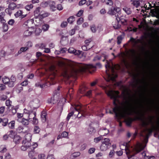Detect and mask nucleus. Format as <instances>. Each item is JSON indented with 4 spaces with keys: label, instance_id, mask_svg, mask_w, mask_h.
<instances>
[{
    "label": "nucleus",
    "instance_id": "f257e3e1",
    "mask_svg": "<svg viewBox=\"0 0 159 159\" xmlns=\"http://www.w3.org/2000/svg\"><path fill=\"white\" fill-rule=\"evenodd\" d=\"M71 70L70 74L71 76H75L77 75L78 70L75 68L76 67L88 70L90 73L94 71L96 69V66L91 64L82 65L80 63L73 62L71 63Z\"/></svg>",
    "mask_w": 159,
    "mask_h": 159
},
{
    "label": "nucleus",
    "instance_id": "f03ea898",
    "mask_svg": "<svg viewBox=\"0 0 159 159\" xmlns=\"http://www.w3.org/2000/svg\"><path fill=\"white\" fill-rule=\"evenodd\" d=\"M105 66L106 68V74L107 78L106 80L107 81H114L117 77L115 72V66L113 64L111 60L108 61L107 60Z\"/></svg>",
    "mask_w": 159,
    "mask_h": 159
},
{
    "label": "nucleus",
    "instance_id": "7ed1b4c3",
    "mask_svg": "<svg viewBox=\"0 0 159 159\" xmlns=\"http://www.w3.org/2000/svg\"><path fill=\"white\" fill-rule=\"evenodd\" d=\"M148 135H147L144 138V141L145 143L141 146L139 148L135 147L134 148H132V150L126 154L128 159H135L134 158V156L140 152L145 148L148 141Z\"/></svg>",
    "mask_w": 159,
    "mask_h": 159
},
{
    "label": "nucleus",
    "instance_id": "20e7f679",
    "mask_svg": "<svg viewBox=\"0 0 159 159\" xmlns=\"http://www.w3.org/2000/svg\"><path fill=\"white\" fill-rule=\"evenodd\" d=\"M107 94L108 96L110 97L111 99H113V103L115 107L113 108V111L114 113L117 115L119 111V107L116 102H119L117 99V98L119 97L118 92H116V94H115L112 91H108Z\"/></svg>",
    "mask_w": 159,
    "mask_h": 159
},
{
    "label": "nucleus",
    "instance_id": "39448f33",
    "mask_svg": "<svg viewBox=\"0 0 159 159\" xmlns=\"http://www.w3.org/2000/svg\"><path fill=\"white\" fill-rule=\"evenodd\" d=\"M24 115H27L26 116L29 120L33 118L34 123L35 124H38V120L35 118L36 112L34 111L33 109H30V108L28 107L24 109Z\"/></svg>",
    "mask_w": 159,
    "mask_h": 159
},
{
    "label": "nucleus",
    "instance_id": "423d86ee",
    "mask_svg": "<svg viewBox=\"0 0 159 159\" xmlns=\"http://www.w3.org/2000/svg\"><path fill=\"white\" fill-rule=\"evenodd\" d=\"M129 142L130 141L127 143H124L120 146V147L122 146L125 147V150L126 154H127L129 152H130L131 150H132V148H134L135 147H136V148H139L142 145L145 143L144 139L142 143L138 142L136 144L134 145L133 146H131L129 145Z\"/></svg>",
    "mask_w": 159,
    "mask_h": 159
},
{
    "label": "nucleus",
    "instance_id": "0eeeda50",
    "mask_svg": "<svg viewBox=\"0 0 159 159\" xmlns=\"http://www.w3.org/2000/svg\"><path fill=\"white\" fill-rule=\"evenodd\" d=\"M22 145L20 149L21 150L25 151L28 150H34V149L37 146V144L36 143H34V144L31 145L30 142L23 141L22 143Z\"/></svg>",
    "mask_w": 159,
    "mask_h": 159
},
{
    "label": "nucleus",
    "instance_id": "6e6552de",
    "mask_svg": "<svg viewBox=\"0 0 159 159\" xmlns=\"http://www.w3.org/2000/svg\"><path fill=\"white\" fill-rule=\"evenodd\" d=\"M81 106L79 105H76L75 107H71L70 110L73 112V114L75 116H77L80 118L83 115V112L81 109Z\"/></svg>",
    "mask_w": 159,
    "mask_h": 159
},
{
    "label": "nucleus",
    "instance_id": "1a4fd4ad",
    "mask_svg": "<svg viewBox=\"0 0 159 159\" xmlns=\"http://www.w3.org/2000/svg\"><path fill=\"white\" fill-rule=\"evenodd\" d=\"M111 145L110 139L108 138H105L100 146V149L101 151H105L111 147Z\"/></svg>",
    "mask_w": 159,
    "mask_h": 159
},
{
    "label": "nucleus",
    "instance_id": "9d476101",
    "mask_svg": "<svg viewBox=\"0 0 159 159\" xmlns=\"http://www.w3.org/2000/svg\"><path fill=\"white\" fill-rule=\"evenodd\" d=\"M139 118L142 121V125L143 126L146 127L149 125H151L153 126L152 118L151 117L149 116L146 120H144L142 118Z\"/></svg>",
    "mask_w": 159,
    "mask_h": 159
},
{
    "label": "nucleus",
    "instance_id": "9b49d317",
    "mask_svg": "<svg viewBox=\"0 0 159 159\" xmlns=\"http://www.w3.org/2000/svg\"><path fill=\"white\" fill-rule=\"evenodd\" d=\"M115 16L116 18H118L121 24L124 25H126L127 24V20L125 16H121L120 15H119L118 14H116Z\"/></svg>",
    "mask_w": 159,
    "mask_h": 159
},
{
    "label": "nucleus",
    "instance_id": "f8f14e48",
    "mask_svg": "<svg viewBox=\"0 0 159 159\" xmlns=\"http://www.w3.org/2000/svg\"><path fill=\"white\" fill-rule=\"evenodd\" d=\"M39 101L37 99H35L31 101L29 105L31 106V108L32 109H36L39 106Z\"/></svg>",
    "mask_w": 159,
    "mask_h": 159
},
{
    "label": "nucleus",
    "instance_id": "ddd939ff",
    "mask_svg": "<svg viewBox=\"0 0 159 159\" xmlns=\"http://www.w3.org/2000/svg\"><path fill=\"white\" fill-rule=\"evenodd\" d=\"M120 22L119 21L118 19L116 18V20L114 21L112 23V25L114 29H118L120 28L121 27V24H120Z\"/></svg>",
    "mask_w": 159,
    "mask_h": 159
},
{
    "label": "nucleus",
    "instance_id": "4468645a",
    "mask_svg": "<svg viewBox=\"0 0 159 159\" xmlns=\"http://www.w3.org/2000/svg\"><path fill=\"white\" fill-rule=\"evenodd\" d=\"M131 114V112L129 110H124L120 113V115L122 117L125 118L127 116L130 115Z\"/></svg>",
    "mask_w": 159,
    "mask_h": 159
},
{
    "label": "nucleus",
    "instance_id": "2eb2a0df",
    "mask_svg": "<svg viewBox=\"0 0 159 159\" xmlns=\"http://www.w3.org/2000/svg\"><path fill=\"white\" fill-rule=\"evenodd\" d=\"M24 25L30 29L32 28L34 25V20L32 19L29 20L25 22Z\"/></svg>",
    "mask_w": 159,
    "mask_h": 159
},
{
    "label": "nucleus",
    "instance_id": "dca6fc26",
    "mask_svg": "<svg viewBox=\"0 0 159 159\" xmlns=\"http://www.w3.org/2000/svg\"><path fill=\"white\" fill-rule=\"evenodd\" d=\"M69 53H73L75 55H79L81 54V51L80 50H76L72 47H70L68 49Z\"/></svg>",
    "mask_w": 159,
    "mask_h": 159
},
{
    "label": "nucleus",
    "instance_id": "f3484780",
    "mask_svg": "<svg viewBox=\"0 0 159 159\" xmlns=\"http://www.w3.org/2000/svg\"><path fill=\"white\" fill-rule=\"evenodd\" d=\"M23 12L22 11L19 10L14 15L16 18L20 16L21 19H22L25 17L27 16V14L23 15Z\"/></svg>",
    "mask_w": 159,
    "mask_h": 159
},
{
    "label": "nucleus",
    "instance_id": "a211bd4d",
    "mask_svg": "<svg viewBox=\"0 0 159 159\" xmlns=\"http://www.w3.org/2000/svg\"><path fill=\"white\" fill-rule=\"evenodd\" d=\"M99 132L101 134V136H102L108 134L109 133V131L106 128H105L100 129Z\"/></svg>",
    "mask_w": 159,
    "mask_h": 159
},
{
    "label": "nucleus",
    "instance_id": "6ab92c4d",
    "mask_svg": "<svg viewBox=\"0 0 159 159\" xmlns=\"http://www.w3.org/2000/svg\"><path fill=\"white\" fill-rule=\"evenodd\" d=\"M31 136L32 135L28 133L26 134L25 136V139L23 140L22 141H23V142H30L31 139Z\"/></svg>",
    "mask_w": 159,
    "mask_h": 159
},
{
    "label": "nucleus",
    "instance_id": "aec40b11",
    "mask_svg": "<svg viewBox=\"0 0 159 159\" xmlns=\"http://www.w3.org/2000/svg\"><path fill=\"white\" fill-rule=\"evenodd\" d=\"M49 4L51 9L52 10V11H53L56 10V3L54 1H50L49 2Z\"/></svg>",
    "mask_w": 159,
    "mask_h": 159
},
{
    "label": "nucleus",
    "instance_id": "412c9836",
    "mask_svg": "<svg viewBox=\"0 0 159 159\" xmlns=\"http://www.w3.org/2000/svg\"><path fill=\"white\" fill-rule=\"evenodd\" d=\"M68 133L65 131L63 132L61 135H59L57 137V139L58 140L62 138H66L68 136Z\"/></svg>",
    "mask_w": 159,
    "mask_h": 159
},
{
    "label": "nucleus",
    "instance_id": "4be33fe9",
    "mask_svg": "<svg viewBox=\"0 0 159 159\" xmlns=\"http://www.w3.org/2000/svg\"><path fill=\"white\" fill-rule=\"evenodd\" d=\"M47 114L44 111H42L41 114V120L43 123L45 122L46 120Z\"/></svg>",
    "mask_w": 159,
    "mask_h": 159
},
{
    "label": "nucleus",
    "instance_id": "5701e85b",
    "mask_svg": "<svg viewBox=\"0 0 159 159\" xmlns=\"http://www.w3.org/2000/svg\"><path fill=\"white\" fill-rule=\"evenodd\" d=\"M2 123V125L3 126H6L8 123V119L7 118L2 119L0 118V123Z\"/></svg>",
    "mask_w": 159,
    "mask_h": 159
},
{
    "label": "nucleus",
    "instance_id": "b1692460",
    "mask_svg": "<svg viewBox=\"0 0 159 159\" xmlns=\"http://www.w3.org/2000/svg\"><path fill=\"white\" fill-rule=\"evenodd\" d=\"M5 15L4 12H2L0 13V21L2 24H4L6 22V20L4 18Z\"/></svg>",
    "mask_w": 159,
    "mask_h": 159
},
{
    "label": "nucleus",
    "instance_id": "393cba45",
    "mask_svg": "<svg viewBox=\"0 0 159 159\" xmlns=\"http://www.w3.org/2000/svg\"><path fill=\"white\" fill-rule=\"evenodd\" d=\"M131 4L136 8L140 5V0H131Z\"/></svg>",
    "mask_w": 159,
    "mask_h": 159
},
{
    "label": "nucleus",
    "instance_id": "a878e982",
    "mask_svg": "<svg viewBox=\"0 0 159 159\" xmlns=\"http://www.w3.org/2000/svg\"><path fill=\"white\" fill-rule=\"evenodd\" d=\"M24 127L20 125L16 129L17 132L19 133H26V131H24Z\"/></svg>",
    "mask_w": 159,
    "mask_h": 159
},
{
    "label": "nucleus",
    "instance_id": "bb28decb",
    "mask_svg": "<svg viewBox=\"0 0 159 159\" xmlns=\"http://www.w3.org/2000/svg\"><path fill=\"white\" fill-rule=\"evenodd\" d=\"M21 139V137L19 135L15 136L14 137L13 140L16 143L18 144L20 142Z\"/></svg>",
    "mask_w": 159,
    "mask_h": 159
},
{
    "label": "nucleus",
    "instance_id": "cd10ccee",
    "mask_svg": "<svg viewBox=\"0 0 159 159\" xmlns=\"http://www.w3.org/2000/svg\"><path fill=\"white\" fill-rule=\"evenodd\" d=\"M40 8L39 7H38L36 8V9L34 11V15L36 16H38L39 15H41V13H42V12H40Z\"/></svg>",
    "mask_w": 159,
    "mask_h": 159
},
{
    "label": "nucleus",
    "instance_id": "c85d7f7f",
    "mask_svg": "<svg viewBox=\"0 0 159 159\" xmlns=\"http://www.w3.org/2000/svg\"><path fill=\"white\" fill-rule=\"evenodd\" d=\"M123 10L128 15L130 14L132 12L130 8L125 7L123 8Z\"/></svg>",
    "mask_w": 159,
    "mask_h": 159
},
{
    "label": "nucleus",
    "instance_id": "c756f323",
    "mask_svg": "<svg viewBox=\"0 0 159 159\" xmlns=\"http://www.w3.org/2000/svg\"><path fill=\"white\" fill-rule=\"evenodd\" d=\"M143 156H144L145 159H155V158L154 156H147L145 152H144L142 153Z\"/></svg>",
    "mask_w": 159,
    "mask_h": 159
},
{
    "label": "nucleus",
    "instance_id": "7c9ffc66",
    "mask_svg": "<svg viewBox=\"0 0 159 159\" xmlns=\"http://www.w3.org/2000/svg\"><path fill=\"white\" fill-rule=\"evenodd\" d=\"M129 41L132 42L134 46L136 45L140 41V40L139 39H138L137 40H136L132 37H131L130 38Z\"/></svg>",
    "mask_w": 159,
    "mask_h": 159
},
{
    "label": "nucleus",
    "instance_id": "2f4dec72",
    "mask_svg": "<svg viewBox=\"0 0 159 159\" xmlns=\"http://www.w3.org/2000/svg\"><path fill=\"white\" fill-rule=\"evenodd\" d=\"M57 102V100L55 99V97L53 96L50 99H48V102L49 103L54 104Z\"/></svg>",
    "mask_w": 159,
    "mask_h": 159
},
{
    "label": "nucleus",
    "instance_id": "473e14b6",
    "mask_svg": "<svg viewBox=\"0 0 159 159\" xmlns=\"http://www.w3.org/2000/svg\"><path fill=\"white\" fill-rule=\"evenodd\" d=\"M21 123L24 125H28L29 123V120L28 118L26 119L23 118L21 121Z\"/></svg>",
    "mask_w": 159,
    "mask_h": 159
},
{
    "label": "nucleus",
    "instance_id": "72a5a7b5",
    "mask_svg": "<svg viewBox=\"0 0 159 159\" xmlns=\"http://www.w3.org/2000/svg\"><path fill=\"white\" fill-rule=\"evenodd\" d=\"M16 5L14 2H12L10 3L9 5V8L11 10H14L16 7Z\"/></svg>",
    "mask_w": 159,
    "mask_h": 159
},
{
    "label": "nucleus",
    "instance_id": "f704fd0d",
    "mask_svg": "<svg viewBox=\"0 0 159 159\" xmlns=\"http://www.w3.org/2000/svg\"><path fill=\"white\" fill-rule=\"evenodd\" d=\"M40 129L39 127L37 126H35L33 129V132L35 134H38L39 133L40 131Z\"/></svg>",
    "mask_w": 159,
    "mask_h": 159
},
{
    "label": "nucleus",
    "instance_id": "c9c22d12",
    "mask_svg": "<svg viewBox=\"0 0 159 159\" xmlns=\"http://www.w3.org/2000/svg\"><path fill=\"white\" fill-rule=\"evenodd\" d=\"M67 51V49L65 48H61L59 51H56L57 53L59 54L60 53H65Z\"/></svg>",
    "mask_w": 159,
    "mask_h": 159
},
{
    "label": "nucleus",
    "instance_id": "e433bc0d",
    "mask_svg": "<svg viewBox=\"0 0 159 159\" xmlns=\"http://www.w3.org/2000/svg\"><path fill=\"white\" fill-rule=\"evenodd\" d=\"M67 21L70 24H72L75 21V17L71 16L67 19Z\"/></svg>",
    "mask_w": 159,
    "mask_h": 159
},
{
    "label": "nucleus",
    "instance_id": "4c0bfd02",
    "mask_svg": "<svg viewBox=\"0 0 159 159\" xmlns=\"http://www.w3.org/2000/svg\"><path fill=\"white\" fill-rule=\"evenodd\" d=\"M2 81L4 84H7L10 81V79L8 78L5 76L2 78Z\"/></svg>",
    "mask_w": 159,
    "mask_h": 159
},
{
    "label": "nucleus",
    "instance_id": "58836bf2",
    "mask_svg": "<svg viewBox=\"0 0 159 159\" xmlns=\"http://www.w3.org/2000/svg\"><path fill=\"white\" fill-rule=\"evenodd\" d=\"M95 132V129L93 128L91 126L89 127L88 129V132L90 134H92L94 133Z\"/></svg>",
    "mask_w": 159,
    "mask_h": 159
},
{
    "label": "nucleus",
    "instance_id": "ea45409f",
    "mask_svg": "<svg viewBox=\"0 0 159 159\" xmlns=\"http://www.w3.org/2000/svg\"><path fill=\"white\" fill-rule=\"evenodd\" d=\"M32 31H30L29 30H27L25 31L24 33V35L25 36H28L32 34Z\"/></svg>",
    "mask_w": 159,
    "mask_h": 159
},
{
    "label": "nucleus",
    "instance_id": "a19ab883",
    "mask_svg": "<svg viewBox=\"0 0 159 159\" xmlns=\"http://www.w3.org/2000/svg\"><path fill=\"white\" fill-rule=\"evenodd\" d=\"M15 121H12L8 123V126L11 129H13L14 128L15 126Z\"/></svg>",
    "mask_w": 159,
    "mask_h": 159
},
{
    "label": "nucleus",
    "instance_id": "79ce46f5",
    "mask_svg": "<svg viewBox=\"0 0 159 159\" xmlns=\"http://www.w3.org/2000/svg\"><path fill=\"white\" fill-rule=\"evenodd\" d=\"M102 138V136H100L98 137L95 138L94 139V141L96 143L99 142Z\"/></svg>",
    "mask_w": 159,
    "mask_h": 159
},
{
    "label": "nucleus",
    "instance_id": "37998d69",
    "mask_svg": "<svg viewBox=\"0 0 159 159\" xmlns=\"http://www.w3.org/2000/svg\"><path fill=\"white\" fill-rule=\"evenodd\" d=\"M3 25V28L4 32H6L7 31L8 29V26L7 24L5 23L4 24H2Z\"/></svg>",
    "mask_w": 159,
    "mask_h": 159
},
{
    "label": "nucleus",
    "instance_id": "c03bdc74",
    "mask_svg": "<svg viewBox=\"0 0 159 159\" xmlns=\"http://www.w3.org/2000/svg\"><path fill=\"white\" fill-rule=\"evenodd\" d=\"M42 32V30L39 28H37L35 31V33L36 35H39Z\"/></svg>",
    "mask_w": 159,
    "mask_h": 159
},
{
    "label": "nucleus",
    "instance_id": "a18cd8bd",
    "mask_svg": "<svg viewBox=\"0 0 159 159\" xmlns=\"http://www.w3.org/2000/svg\"><path fill=\"white\" fill-rule=\"evenodd\" d=\"M80 152H76L73 153L71 155V157L74 158H75L80 156Z\"/></svg>",
    "mask_w": 159,
    "mask_h": 159
},
{
    "label": "nucleus",
    "instance_id": "49530a36",
    "mask_svg": "<svg viewBox=\"0 0 159 159\" xmlns=\"http://www.w3.org/2000/svg\"><path fill=\"white\" fill-rule=\"evenodd\" d=\"M123 39V38L122 37V36L121 35H120L117 37V43L119 45L120 44L122 41V40Z\"/></svg>",
    "mask_w": 159,
    "mask_h": 159
},
{
    "label": "nucleus",
    "instance_id": "de8ad7c7",
    "mask_svg": "<svg viewBox=\"0 0 159 159\" xmlns=\"http://www.w3.org/2000/svg\"><path fill=\"white\" fill-rule=\"evenodd\" d=\"M108 13L111 15H113L115 14V12L113 7H111V9L109 10Z\"/></svg>",
    "mask_w": 159,
    "mask_h": 159
},
{
    "label": "nucleus",
    "instance_id": "09e8293b",
    "mask_svg": "<svg viewBox=\"0 0 159 159\" xmlns=\"http://www.w3.org/2000/svg\"><path fill=\"white\" fill-rule=\"evenodd\" d=\"M12 102L10 100H7L6 101L5 104L6 106L9 107L11 106Z\"/></svg>",
    "mask_w": 159,
    "mask_h": 159
},
{
    "label": "nucleus",
    "instance_id": "8fccbe9b",
    "mask_svg": "<svg viewBox=\"0 0 159 159\" xmlns=\"http://www.w3.org/2000/svg\"><path fill=\"white\" fill-rule=\"evenodd\" d=\"M49 28V26L48 25L45 24L42 26V29L44 31L47 30Z\"/></svg>",
    "mask_w": 159,
    "mask_h": 159
},
{
    "label": "nucleus",
    "instance_id": "3c124183",
    "mask_svg": "<svg viewBox=\"0 0 159 159\" xmlns=\"http://www.w3.org/2000/svg\"><path fill=\"white\" fill-rule=\"evenodd\" d=\"M33 7V6L32 4L27 5L25 7V8L28 11H29Z\"/></svg>",
    "mask_w": 159,
    "mask_h": 159
},
{
    "label": "nucleus",
    "instance_id": "603ef678",
    "mask_svg": "<svg viewBox=\"0 0 159 159\" xmlns=\"http://www.w3.org/2000/svg\"><path fill=\"white\" fill-rule=\"evenodd\" d=\"M105 2L107 5L111 6L113 4V2L111 0H106Z\"/></svg>",
    "mask_w": 159,
    "mask_h": 159
},
{
    "label": "nucleus",
    "instance_id": "864d4df0",
    "mask_svg": "<svg viewBox=\"0 0 159 159\" xmlns=\"http://www.w3.org/2000/svg\"><path fill=\"white\" fill-rule=\"evenodd\" d=\"M83 18L82 17L80 18L77 21V24L78 25L81 24L83 22Z\"/></svg>",
    "mask_w": 159,
    "mask_h": 159
},
{
    "label": "nucleus",
    "instance_id": "5fc2aeb1",
    "mask_svg": "<svg viewBox=\"0 0 159 159\" xmlns=\"http://www.w3.org/2000/svg\"><path fill=\"white\" fill-rule=\"evenodd\" d=\"M102 58V57H101V56H99L97 55L96 56H95L93 59V61H96L98 60H99L100 59H101Z\"/></svg>",
    "mask_w": 159,
    "mask_h": 159
},
{
    "label": "nucleus",
    "instance_id": "6e6d98bb",
    "mask_svg": "<svg viewBox=\"0 0 159 159\" xmlns=\"http://www.w3.org/2000/svg\"><path fill=\"white\" fill-rule=\"evenodd\" d=\"M92 40V39L91 38H89L88 39H87L84 41V43L86 44V45L88 46L89 44L90 43Z\"/></svg>",
    "mask_w": 159,
    "mask_h": 159
},
{
    "label": "nucleus",
    "instance_id": "4d7b16f0",
    "mask_svg": "<svg viewBox=\"0 0 159 159\" xmlns=\"http://www.w3.org/2000/svg\"><path fill=\"white\" fill-rule=\"evenodd\" d=\"M86 2V0H81L79 3V5L80 6H82Z\"/></svg>",
    "mask_w": 159,
    "mask_h": 159
},
{
    "label": "nucleus",
    "instance_id": "13d9d810",
    "mask_svg": "<svg viewBox=\"0 0 159 159\" xmlns=\"http://www.w3.org/2000/svg\"><path fill=\"white\" fill-rule=\"evenodd\" d=\"M87 46H88L86 45L83 46L82 47V50H84V51H87V50H88L90 49L93 47L92 46L90 48H88L87 47Z\"/></svg>",
    "mask_w": 159,
    "mask_h": 159
},
{
    "label": "nucleus",
    "instance_id": "bf43d9fd",
    "mask_svg": "<svg viewBox=\"0 0 159 159\" xmlns=\"http://www.w3.org/2000/svg\"><path fill=\"white\" fill-rule=\"evenodd\" d=\"M73 115V112H72V111L70 113H69L67 117L66 120L67 121H69L70 119V117Z\"/></svg>",
    "mask_w": 159,
    "mask_h": 159
},
{
    "label": "nucleus",
    "instance_id": "052dcab7",
    "mask_svg": "<svg viewBox=\"0 0 159 159\" xmlns=\"http://www.w3.org/2000/svg\"><path fill=\"white\" fill-rule=\"evenodd\" d=\"M45 156L44 154H40L38 155V159H45Z\"/></svg>",
    "mask_w": 159,
    "mask_h": 159
},
{
    "label": "nucleus",
    "instance_id": "680f3d73",
    "mask_svg": "<svg viewBox=\"0 0 159 159\" xmlns=\"http://www.w3.org/2000/svg\"><path fill=\"white\" fill-rule=\"evenodd\" d=\"M49 15V14L48 12H44L41 13L40 16L43 18H44L48 16Z\"/></svg>",
    "mask_w": 159,
    "mask_h": 159
},
{
    "label": "nucleus",
    "instance_id": "e2e57ef3",
    "mask_svg": "<svg viewBox=\"0 0 159 159\" xmlns=\"http://www.w3.org/2000/svg\"><path fill=\"white\" fill-rule=\"evenodd\" d=\"M14 23L15 20L13 19L10 20L8 22V24L11 25H13Z\"/></svg>",
    "mask_w": 159,
    "mask_h": 159
},
{
    "label": "nucleus",
    "instance_id": "0e129e2a",
    "mask_svg": "<svg viewBox=\"0 0 159 159\" xmlns=\"http://www.w3.org/2000/svg\"><path fill=\"white\" fill-rule=\"evenodd\" d=\"M95 150V148H90L88 151L89 153L90 154H91L93 153H94Z\"/></svg>",
    "mask_w": 159,
    "mask_h": 159
},
{
    "label": "nucleus",
    "instance_id": "69168bd1",
    "mask_svg": "<svg viewBox=\"0 0 159 159\" xmlns=\"http://www.w3.org/2000/svg\"><path fill=\"white\" fill-rule=\"evenodd\" d=\"M84 12V11L82 10H80L78 13L76 14V16L77 17H80V16L81 15L83 14Z\"/></svg>",
    "mask_w": 159,
    "mask_h": 159
},
{
    "label": "nucleus",
    "instance_id": "338daca9",
    "mask_svg": "<svg viewBox=\"0 0 159 159\" xmlns=\"http://www.w3.org/2000/svg\"><path fill=\"white\" fill-rule=\"evenodd\" d=\"M114 155V151L113 150H111L109 154V156L110 157H112Z\"/></svg>",
    "mask_w": 159,
    "mask_h": 159
},
{
    "label": "nucleus",
    "instance_id": "774afa93",
    "mask_svg": "<svg viewBox=\"0 0 159 159\" xmlns=\"http://www.w3.org/2000/svg\"><path fill=\"white\" fill-rule=\"evenodd\" d=\"M101 57H102H102L104 58L102 61H104L107 59L108 56L105 54H102L101 55Z\"/></svg>",
    "mask_w": 159,
    "mask_h": 159
}]
</instances>
